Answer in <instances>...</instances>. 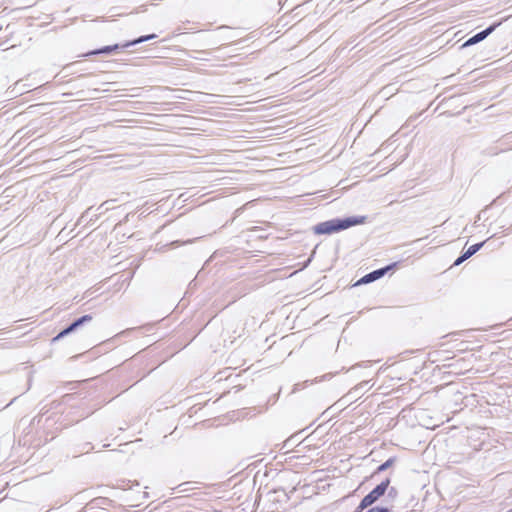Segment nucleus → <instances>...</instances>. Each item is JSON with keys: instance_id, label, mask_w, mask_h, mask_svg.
<instances>
[{"instance_id": "obj_5", "label": "nucleus", "mask_w": 512, "mask_h": 512, "mask_svg": "<svg viewBox=\"0 0 512 512\" xmlns=\"http://www.w3.org/2000/svg\"><path fill=\"white\" fill-rule=\"evenodd\" d=\"M495 29V25L493 26H490L489 28H487L486 30L474 35L473 37H471L470 39H468L465 43V46H469V45H473V44H476L480 41H482L483 39H485L493 30Z\"/></svg>"}, {"instance_id": "obj_1", "label": "nucleus", "mask_w": 512, "mask_h": 512, "mask_svg": "<svg viewBox=\"0 0 512 512\" xmlns=\"http://www.w3.org/2000/svg\"><path fill=\"white\" fill-rule=\"evenodd\" d=\"M362 223L357 218H346V219H333L317 225L315 231L318 234H332L341 230H345L349 227L355 226Z\"/></svg>"}, {"instance_id": "obj_9", "label": "nucleus", "mask_w": 512, "mask_h": 512, "mask_svg": "<svg viewBox=\"0 0 512 512\" xmlns=\"http://www.w3.org/2000/svg\"><path fill=\"white\" fill-rule=\"evenodd\" d=\"M155 38V35L154 34H151V35H147V36H142L132 42H130L129 44H127L126 46H129V45H134V44H138V43H142V42H145V41H148V40H151Z\"/></svg>"}, {"instance_id": "obj_6", "label": "nucleus", "mask_w": 512, "mask_h": 512, "mask_svg": "<svg viewBox=\"0 0 512 512\" xmlns=\"http://www.w3.org/2000/svg\"><path fill=\"white\" fill-rule=\"evenodd\" d=\"M483 245V242L482 243H478V244H474V245H471L466 251L465 253L459 257L456 262H455V265H459L461 262H463L464 260L468 259L469 257H471L472 255H474Z\"/></svg>"}, {"instance_id": "obj_11", "label": "nucleus", "mask_w": 512, "mask_h": 512, "mask_svg": "<svg viewBox=\"0 0 512 512\" xmlns=\"http://www.w3.org/2000/svg\"><path fill=\"white\" fill-rule=\"evenodd\" d=\"M507 512H512V508L509 511H507Z\"/></svg>"}, {"instance_id": "obj_7", "label": "nucleus", "mask_w": 512, "mask_h": 512, "mask_svg": "<svg viewBox=\"0 0 512 512\" xmlns=\"http://www.w3.org/2000/svg\"><path fill=\"white\" fill-rule=\"evenodd\" d=\"M119 48V46L117 44L115 45H110V46H105L101 49H98V50H95L93 52H91L90 54H108V53H111L115 50H117Z\"/></svg>"}, {"instance_id": "obj_4", "label": "nucleus", "mask_w": 512, "mask_h": 512, "mask_svg": "<svg viewBox=\"0 0 512 512\" xmlns=\"http://www.w3.org/2000/svg\"><path fill=\"white\" fill-rule=\"evenodd\" d=\"M92 320V317L90 315H84L82 316L81 318H79L78 320H76L74 323H72L68 328H66L65 330H63L62 332H60L58 334V336L55 338V339H59L65 335H67L68 333L74 331L78 326H80L81 324L85 323V322H89Z\"/></svg>"}, {"instance_id": "obj_3", "label": "nucleus", "mask_w": 512, "mask_h": 512, "mask_svg": "<svg viewBox=\"0 0 512 512\" xmlns=\"http://www.w3.org/2000/svg\"><path fill=\"white\" fill-rule=\"evenodd\" d=\"M393 266H387L385 268H381V269H378V270H375L365 276H363L358 282L357 284H367V283H370V282H373L379 278H381L382 276L385 275V273L390 270Z\"/></svg>"}, {"instance_id": "obj_8", "label": "nucleus", "mask_w": 512, "mask_h": 512, "mask_svg": "<svg viewBox=\"0 0 512 512\" xmlns=\"http://www.w3.org/2000/svg\"><path fill=\"white\" fill-rule=\"evenodd\" d=\"M394 462H395L394 458L388 459L387 461H385L383 464H381L377 468V472H381V471H384V470L388 469L389 467H391L394 464Z\"/></svg>"}, {"instance_id": "obj_2", "label": "nucleus", "mask_w": 512, "mask_h": 512, "mask_svg": "<svg viewBox=\"0 0 512 512\" xmlns=\"http://www.w3.org/2000/svg\"><path fill=\"white\" fill-rule=\"evenodd\" d=\"M390 485V479H386L377 485L370 493H368L359 503L357 511H363L374 504L380 497H382Z\"/></svg>"}, {"instance_id": "obj_10", "label": "nucleus", "mask_w": 512, "mask_h": 512, "mask_svg": "<svg viewBox=\"0 0 512 512\" xmlns=\"http://www.w3.org/2000/svg\"><path fill=\"white\" fill-rule=\"evenodd\" d=\"M367 512H389V510L384 507H373L367 510Z\"/></svg>"}]
</instances>
